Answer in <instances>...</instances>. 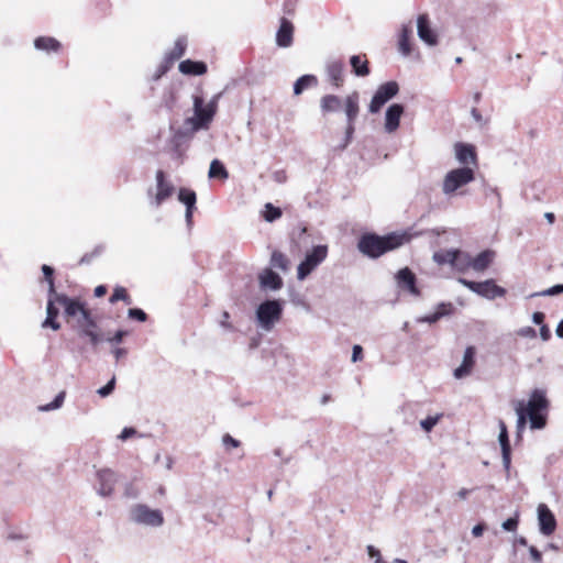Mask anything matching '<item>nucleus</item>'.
I'll use <instances>...</instances> for the list:
<instances>
[{
    "label": "nucleus",
    "mask_w": 563,
    "mask_h": 563,
    "mask_svg": "<svg viewBox=\"0 0 563 563\" xmlns=\"http://www.w3.org/2000/svg\"><path fill=\"white\" fill-rule=\"evenodd\" d=\"M345 114L346 121H355L357 118L360 107H358V93L353 92L345 98Z\"/></svg>",
    "instance_id": "c85d7f7f"
},
{
    "label": "nucleus",
    "mask_w": 563,
    "mask_h": 563,
    "mask_svg": "<svg viewBox=\"0 0 563 563\" xmlns=\"http://www.w3.org/2000/svg\"><path fill=\"white\" fill-rule=\"evenodd\" d=\"M136 433V430L134 428L125 427L121 433L119 434V439L122 441H125L133 437Z\"/></svg>",
    "instance_id": "13d9d810"
},
{
    "label": "nucleus",
    "mask_w": 563,
    "mask_h": 563,
    "mask_svg": "<svg viewBox=\"0 0 563 563\" xmlns=\"http://www.w3.org/2000/svg\"><path fill=\"white\" fill-rule=\"evenodd\" d=\"M397 287L402 291H408L415 297L420 296V290L417 287V277L409 267H404L395 275Z\"/></svg>",
    "instance_id": "9b49d317"
},
{
    "label": "nucleus",
    "mask_w": 563,
    "mask_h": 563,
    "mask_svg": "<svg viewBox=\"0 0 563 563\" xmlns=\"http://www.w3.org/2000/svg\"><path fill=\"white\" fill-rule=\"evenodd\" d=\"M456 250H440L438 252H434L433 254V261L439 265H453L454 258H455Z\"/></svg>",
    "instance_id": "c9c22d12"
},
{
    "label": "nucleus",
    "mask_w": 563,
    "mask_h": 563,
    "mask_svg": "<svg viewBox=\"0 0 563 563\" xmlns=\"http://www.w3.org/2000/svg\"><path fill=\"white\" fill-rule=\"evenodd\" d=\"M34 47L38 51L57 52L60 47V43L54 37L40 36L35 38Z\"/></svg>",
    "instance_id": "473e14b6"
},
{
    "label": "nucleus",
    "mask_w": 563,
    "mask_h": 563,
    "mask_svg": "<svg viewBox=\"0 0 563 563\" xmlns=\"http://www.w3.org/2000/svg\"><path fill=\"white\" fill-rule=\"evenodd\" d=\"M519 520H518V514H516L515 517L508 518L501 523V528L505 531H515L518 527Z\"/></svg>",
    "instance_id": "603ef678"
},
{
    "label": "nucleus",
    "mask_w": 563,
    "mask_h": 563,
    "mask_svg": "<svg viewBox=\"0 0 563 563\" xmlns=\"http://www.w3.org/2000/svg\"><path fill=\"white\" fill-rule=\"evenodd\" d=\"M404 110V106L400 103H393L387 108L384 125L387 133H394L399 128V122Z\"/></svg>",
    "instance_id": "6ab92c4d"
},
{
    "label": "nucleus",
    "mask_w": 563,
    "mask_h": 563,
    "mask_svg": "<svg viewBox=\"0 0 563 563\" xmlns=\"http://www.w3.org/2000/svg\"><path fill=\"white\" fill-rule=\"evenodd\" d=\"M129 519L135 525L158 528L164 525V516L159 509H152L145 504H135L129 510Z\"/></svg>",
    "instance_id": "39448f33"
},
{
    "label": "nucleus",
    "mask_w": 563,
    "mask_h": 563,
    "mask_svg": "<svg viewBox=\"0 0 563 563\" xmlns=\"http://www.w3.org/2000/svg\"><path fill=\"white\" fill-rule=\"evenodd\" d=\"M498 442L501 448L503 466L508 476L509 471H510V464H511V448H510V443H509L507 427L503 420L499 421Z\"/></svg>",
    "instance_id": "f3484780"
},
{
    "label": "nucleus",
    "mask_w": 563,
    "mask_h": 563,
    "mask_svg": "<svg viewBox=\"0 0 563 563\" xmlns=\"http://www.w3.org/2000/svg\"><path fill=\"white\" fill-rule=\"evenodd\" d=\"M128 317L130 319H134V320H137L140 322H144L147 319L146 313L142 309H140V308H131V309H129Z\"/></svg>",
    "instance_id": "09e8293b"
},
{
    "label": "nucleus",
    "mask_w": 563,
    "mask_h": 563,
    "mask_svg": "<svg viewBox=\"0 0 563 563\" xmlns=\"http://www.w3.org/2000/svg\"><path fill=\"white\" fill-rule=\"evenodd\" d=\"M115 388V376H113L103 387L97 390L100 397H108Z\"/></svg>",
    "instance_id": "49530a36"
},
{
    "label": "nucleus",
    "mask_w": 563,
    "mask_h": 563,
    "mask_svg": "<svg viewBox=\"0 0 563 563\" xmlns=\"http://www.w3.org/2000/svg\"><path fill=\"white\" fill-rule=\"evenodd\" d=\"M471 115L479 125L485 124V120L483 119V115L479 113V111L476 108H473L471 110Z\"/></svg>",
    "instance_id": "680f3d73"
},
{
    "label": "nucleus",
    "mask_w": 563,
    "mask_h": 563,
    "mask_svg": "<svg viewBox=\"0 0 563 563\" xmlns=\"http://www.w3.org/2000/svg\"><path fill=\"white\" fill-rule=\"evenodd\" d=\"M517 334L521 338L533 339L537 336V332L532 327H522L517 331Z\"/></svg>",
    "instance_id": "5fc2aeb1"
},
{
    "label": "nucleus",
    "mask_w": 563,
    "mask_h": 563,
    "mask_svg": "<svg viewBox=\"0 0 563 563\" xmlns=\"http://www.w3.org/2000/svg\"><path fill=\"white\" fill-rule=\"evenodd\" d=\"M516 415H517V432L520 434L527 426V423L530 424V417H528L521 408H518L516 405L514 406Z\"/></svg>",
    "instance_id": "a19ab883"
},
{
    "label": "nucleus",
    "mask_w": 563,
    "mask_h": 563,
    "mask_svg": "<svg viewBox=\"0 0 563 563\" xmlns=\"http://www.w3.org/2000/svg\"><path fill=\"white\" fill-rule=\"evenodd\" d=\"M55 302H57L55 299V296L48 295V300H47V305H46V316H51V317L58 316L59 311H58V308L55 307Z\"/></svg>",
    "instance_id": "8fccbe9b"
},
{
    "label": "nucleus",
    "mask_w": 563,
    "mask_h": 563,
    "mask_svg": "<svg viewBox=\"0 0 563 563\" xmlns=\"http://www.w3.org/2000/svg\"><path fill=\"white\" fill-rule=\"evenodd\" d=\"M124 496L128 498H136L137 492L131 484H128L124 489Z\"/></svg>",
    "instance_id": "e2e57ef3"
},
{
    "label": "nucleus",
    "mask_w": 563,
    "mask_h": 563,
    "mask_svg": "<svg viewBox=\"0 0 563 563\" xmlns=\"http://www.w3.org/2000/svg\"><path fill=\"white\" fill-rule=\"evenodd\" d=\"M187 40L185 37H178L175 42L174 48L167 54L166 59L169 63L179 59L186 51Z\"/></svg>",
    "instance_id": "f704fd0d"
},
{
    "label": "nucleus",
    "mask_w": 563,
    "mask_h": 563,
    "mask_svg": "<svg viewBox=\"0 0 563 563\" xmlns=\"http://www.w3.org/2000/svg\"><path fill=\"white\" fill-rule=\"evenodd\" d=\"M102 252H103V246L98 245L95 247V250L91 253L85 254L80 258L79 263L80 264H89L95 257L99 256Z\"/></svg>",
    "instance_id": "de8ad7c7"
},
{
    "label": "nucleus",
    "mask_w": 563,
    "mask_h": 563,
    "mask_svg": "<svg viewBox=\"0 0 563 563\" xmlns=\"http://www.w3.org/2000/svg\"><path fill=\"white\" fill-rule=\"evenodd\" d=\"M66 393L63 390L56 395L54 400L49 404L40 407L41 411H52L60 408L64 404Z\"/></svg>",
    "instance_id": "ea45409f"
},
{
    "label": "nucleus",
    "mask_w": 563,
    "mask_h": 563,
    "mask_svg": "<svg viewBox=\"0 0 563 563\" xmlns=\"http://www.w3.org/2000/svg\"><path fill=\"white\" fill-rule=\"evenodd\" d=\"M417 34L419 38L429 46L438 44V36L430 26V21L427 14H420L417 19Z\"/></svg>",
    "instance_id": "dca6fc26"
},
{
    "label": "nucleus",
    "mask_w": 563,
    "mask_h": 563,
    "mask_svg": "<svg viewBox=\"0 0 563 563\" xmlns=\"http://www.w3.org/2000/svg\"><path fill=\"white\" fill-rule=\"evenodd\" d=\"M42 272L44 274L46 282L48 283V295L57 294L55 290V285H54V279H53L54 268L48 265H43Z\"/></svg>",
    "instance_id": "37998d69"
},
{
    "label": "nucleus",
    "mask_w": 563,
    "mask_h": 563,
    "mask_svg": "<svg viewBox=\"0 0 563 563\" xmlns=\"http://www.w3.org/2000/svg\"><path fill=\"white\" fill-rule=\"evenodd\" d=\"M179 71L185 75L200 76L207 73V65L203 62L186 59L180 62Z\"/></svg>",
    "instance_id": "bb28decb"
},
{
    "label": "nucleus",
    "mask_w": 563,
    "mask_h": 563,
    "mask_svg": "<svg viewBox=\"0 0 563 563\" xmlns=\"http://www.w3.org/2000/svg\"><path fill=\"white\" fill-rule=\"evenodd\" d=\"M354 131H355L354 121H347L346 129H345V137H344L343 143L339 146L340 150L346 148V146L352 141Z\"/></svg>",
    "instance_id": "a18cd8bd"
},
{
    "label": "nucleus",
    "mask_w": 563,
    "mask_h": 563,
    "mask_svg": "<svg viewBox=\"0 0 563 563\" xmlns=\"http://www.w3.org/2000/svg\"><path fill=\"white\" fill-rule=\"evenodd\" d=\"M474 178V169L468 166L452 169L443 179L442 191L444 195H452L457 189L473 181Z\"/></svg>",
    "instance_id": "423d86ee"
},
{
    "label": "nucleus",
    "mask_w": 563,
    "mask_h": 563,
    "mask_svg": "<svg viewBox=\"0 0 563 563\" xmlns=\"http://www.w3.org/2000/svg\"><path fill=\"white\" fill-rule=\"evenodd\" d=\"M494 257V251L485 250L481 252L476 257H472V268L475 272H484L493 263Z\"/></svg>",
    "instance_id": "a878e982"
},
{
    "label": "nucleus",
    "mask_w": 563,
    "mask_h": 563,
    "mask_svg": "<svg viewBox=\"0 0 563 563\" xmlns=\"http://www.w3.org/2000/svg\"><path fill=\"white\" fill-rule=\"evenodd\" d=\"M453 309L454 308L451 302H441L438 305L435 312L421 317L417 321L432 324L439 321L441 318L450 316L453 312Z\"/></svg>",
    "instance_id": "393cba45"
},
{
    "label": "nucleus",
    "mask_w": 563,
    "mask_h": 563,
    "mask_svg": "<svg viewBox=\"0 0 563 563\" xmlns=\"http://www.w3.org/2000/svg\"><path fill=\"white\" fill-rule=\"evenodd\" d=\"M128 334V331L118 330L112 338H109L107 341L111 344H120L123 341V338Z\"/></svg>",
    "instance_id": "6e6d98bb"
},
{
    "label": "nucleus",
    "mask_w": 563,
    "mask_h": 563,
    "mask_svg": "<svg viewBox=\"0 0 563 563\" xmlns=\"http://www.w3.org/2000/svg\"><path fill=\"white\" fill-rule=\"evenodd\" d=\"M537 511L540 532L543 536H551L556 528V519L553 512L545 504H540Z\"/></svg>",
    "instance_id": "ddd939ff"
},
{
    "label": "nucleus",
    "mask_w": 563,
    "mask_h": 563,
    "mask_svg": "<svg viewBox=\"0 0 563 563\" xmlns=\"http://www.w3.org/2000/svg\"><path fill=\"white\" fill-rule=\"evenodd\" d=\"M57 303L64 306L67 317H81L88 309L79 300L71 299L64 294H55Z\"/></svg>",
    "instance_id": "a211bd4d"
},
{
    "label": "nucleus",
    "mask_w": 563,
    "mask_h": 563,
    "mask_svg": "<svg viewBox=\"0 0 563 563\" xmlns=\"http://www.w3.org/2000/svg\"><path fill=\"white\" fill-rule=\"evenodd\" d=\"M325 74L328 80L335 88H340L344 82V64L341 59L330 58L325 62Z\"/></svg>",
    "instance_id": "4468645a"
},
{
    "label": "nucleus",
    "mask_w": 563,
    "mask_h": 563,
    "mask_svg": "<svg viewBox=\"0 0 563 563\" xmlns=\"http://www.w3.org/2000/svg\"><path fill=\"white\" fill-rule=\"evenodd\" d=\"M97 479L99 484L98 494L107 497L113 493L114 486L118 482V475L110 468H102L97 472Z\"/></svg>",
    "instance_id": "f8f14e48"
},
{
    "label": "nucleus",
    "mask_w": 563,
    "mask_h": 563,
    "mask_svg": "<svg viewBox=\"0 0 563 563\" xmlns=\"http://www.w3.org/2000/svg\"><path fill=\"white\" fill-rule=\"evenodd\" d=\"M540 336L543 341H548L551 338V332L547 324L540 327Z\"/></svg>",
    "instance_id": "69168bd1"
},
{
    "label": "nucleus",
    "mask_w": 563,
    "mask_h": 563,
    "mask_svg": "<svg viewBox=\"0 0 563 563\" xmlns=\"http://www.w3.org/2000/svg\"><path fill=\"white\" fill-rule=\"evenodd\" d=\"M529 552H530V555H531V559L537 562V563H541L542 561V554L541 552L536 548V547H530L529 548Z\"/></svg>",
    "instance_id": "052dcab7"
},
{
    "label": "nucleus",
    "mask_w": 563,
    "mask_h": 563,
    "mask_svg": "<svg viewBox=\"0 0 563 563\" xmlns=\"http://www.w3.org/2000/svg\"><path fill=\"white\" fill-rule=\"evenodd\" d=\"M487 195L494 196V199L496 200V206L498 209L503 208L501 195L497 188H489L487 191Z\"/></svg>",
    "instance_id": "4d7b16f0"
},
{
    "label": "nucleus",
    "mask_w": 563,
    "mask_h": 563,
    "mask_svg": "<svg viewBox=\"0 0 563 563\" xmlns=\"http://www.w3.org/2000/svg\"><path fill=\"white\" fill-rule=\"evenodd\" d=\"M260 284L262 288L278 290L283 287V279L277 273L273 272L272 269H265L260 275Z\"/></svg>",
    "instance_id": "b1692460"
},
{
    "label": "nucleus",
    "mask_w": 563,
    "mask_h": 563,
    "mask_svg": "<svg viewBox=\"0 0 563 563\" xmlns=\"http://www.w3.org/2000/svg\"><path fill=\"white\" fill-rule=\"evenodd\" d=\"M112 354L114 355L115 360L119 361L128 354V351L123 347H114L112 350Z\"/></svg>",
    "instance_id": "774afa93"
},
{
    "label": "nucleus",
    "mask_w": 563,
    "mask_h": 563,
    "mask_svg": "<svg viewBox=\"0 0 563 563\" xmlns=\"http://www.w3.org/2000/svg\"><path fill=\"white\" fill-rule=\"evenodd\" d=\"M156 195L152 200V205L155 207H159L174 194L175 188L172 183L165 179V173L163 170H157L156 173Z\"/></svg>",
    "instance_id": "2eb2a0df"
},
{
    "label": "nucleus",
    "mask_w": 563,
    "mask_h": 563,
    "mask_svg": "<svg viewBox=\"0 0 563 563\" xmlns=\"http://www.w3.org/2000/svg\"><path fill=\"white\" fill-rule=\"evenodd\" d=\"M363 358V349L361 345L355 344L352 350V362H357Z\"/></svg>",
    "instance_id": "bf43d9fd"
},
{
    "label": "nucleus",
    "mask_w": 563,
    "mask_h": 563,
    "mask_svg": "<svg viewBox=\"0 0 563 563\" xmlns=\"http://www.w3.org/2000/svg\"><path fill=\"white\" fill-rule=\"evenodd\" d=\"M410 240L411 234L407 231L393 232L384 236H379L375 233H365L360 238L357 249L363 255L377 258L404 245Z\"/></svg>",
    "instance_id": "f257e3e1"
},
{
    "label": "nucleus",
    "mask_w": 563,
    "mask_h": 563,
    "mask_svg": "<svg viewBox=\"0 0 563 563\" xmlns=\"http://www.w3.org/2000/svg\"><path fill=\"white\" fill-rule=\"evenodd\" d=\"M76 327L79 335L89 338L93 345H97L102 339L99 334L97 322L91 317L89 310H87L81 317L76 320Z\"/></svg>",
    "instance_id": "9d476101"
},
{
    "label": "nucleus",
    "mask_w": 563,
    "mask_h": 563,
    "mask_svg": "<svg viewBox=\"0 0 563 563\" xmlns=\"http://www.w3.org/2000/svg\"><path fill=\"white\" fill-rule=\"evenodd\" d=\"M455 157L456 159L467 166V165H473V166H476L477 165V157H476V152H475V147L471 144H465V143H456L455 146Z\"/></svg>",
    "instance_id": "aec40b11"
},
{
    "label": "nucleus",
    "mask_w": 563,
    "mask_h": 563,
    "mask_svg": "<svg viewBox=\"0 0 563 563\" xmlns=\"http://www.w3.org/2000/svg\"><path fill=\"white\" fill-rule=\"evenodd\" d=\"M457 282L474 294L488 300H493L497 297H504L506 295V289L496 285L494 279L473 282L466 278H459Z\"/></svg>",
    "instance_id": "6e6552de"
},
{
    "label": "nucleus",
    "mask_w": 563,
    "mask_h": 563,
    "mask_svg": "<svg viewBox=\"0 0 563 563\" xmlns=\"http://www.w3.org/2000/svg\"><path fill=\"white\" fill-rule=\"evenodd\" d=\"M283 212L280 208L275 207L273 203L267 202L264 206V211L262 212L263 218L267 222H274L275 220L282 217Z\"/></svg>",
    "instance_id": "58836bf2"
},
{
    "label": "nucleus",
    "mask_w": 563,
    "mask_h": 563,
    "mask_svg": "<svg viewBox=\"0 0 563 563\" xmlns=\"http://www.w3.org/2000/svg\"><path fill=\"white\" fill-rule=\"evenodd\" d=\"M210 178L227 179L229 177L228 170L219 159H213L209 167Z\"/></svg>",
    "instance_id": "e433bc0d"
},
{
    "label": "nucleus",
    "mask_w": 563,
    "mask_h": 563,
    "mask_svg": "<svg viewBox=\"0 0 563 563\" xmlns=\"http://www.w3.org/2000/svg\"><path fill=\"white\" fill-rule=\"evenodd\" d=\"M452 268L460 273H464L468 268H472V256L467 252L456 250Z\"/></svg>",
    "instance_id": "c756f323"
},
{
    "label": "nucleus",
    "mask_w": 563,
    "mask_h": 563,
    "mask_svg": "<svg viewBox=\"0 0 563 563\" xmlns=\"http://www.w3.org/2000/svg\"><path fill=\"white\" fill-rule=\"evenodd\" d=\"M475 364V347L467 346L464 351L462 364L454 369V377L461 379L471 374Z\"/></svg>",
    "instance_id": "4be33fe9"
},
{
    "label": "nucleus",
    "mask_w": 563,
    "mask_h": 563,
    "mask_svg": "<svg viewBox=\"0 0 563 563\" xmlns=\"http://www.w3.org/2000/svg\"><path fill=\"white\" fill-rule=\"evenodd\" d=\"M57 317L46 316L45 320L42 322V328H51L54 331L60 329V323L56 320Z\"/></svg>",
    "instance_id": "864d4df0"
},
{
    "label": "nucleus",
    "mask_w": 563,
    "mask_h": 563,
    "mask_svg": "<svg viewBox=\"0 0 563 563\" xmlns=\"http://www.w3.org/2000/svg\"><path fill=\"white\" fill-rule=\"evenodd\" d=\"M294 25L286 18L280 19V25L276 33V44L279 47H289L292 44Z\"/></svg>",
    "instance_id": "412c9836"
},
{
    "label": "nucleus",
    "mask_w": 563,
    "mask_h": 563,
    "mask_svg": "<svg viewBox=\"0 0 563 563\" xmlns=\"http://www.w3.org/2000/svg\"><path fill=\"white\" fill-rule=\"evenodd\" d=\"M318 79L314 75H303L299 77L294 84V93L296 96L301 95L302 91L310 87L317 85Z\"/></svg>",
    "instance_id": "72a5a7b5"
},
{
    "label": "nucleus",
    "mask_w": 563,
    "mask_h": 563,
    "mask_svg": "<svg viewBox=\"0 0 563 563\" xmlns=\"http://www.w3.org/2000/svg\"><path fill=\"white\" fill-rule=\"evenodd\" d=\"M441 418H442V413H438L435 416H429L426 419L420 421V427L423 429V431L430 432L437 426V423L440 421Z\"/></svg>",
    "instance_id": "c03bdc74"
},
{
    "label": "nucleus",
    "mask_w": 563,
    "mask_h": 563,
    "mask_svg": "<svg viewBox=\"0 0 563 563\" xmlns=\"http://www.w3.org/2000/svg\"><path fill=\"white\" fill-rule=\"evenodd\" d=\"M271 265L283 272L288 269L289 260L279 251H274L271 256Z\"/></svg>",
    "instance_id": "4c0bfd02"
},
{
    "label": "nucleus",
    "mask_w": 563,
    "mask_h": 563,
    "mask_svg": "<svg viewBox=\"0 0 563 563\" xmlns=\"http://www.w3.org/2000/svg\"><path fill=\"white\" fill-rule=\"evenodd\" d=\"M320 107L324 113L336 112L341 109L342 101L335 95H325L321 98Z\"/></svg>",
    "instance_id": "7c9ffc66"
},
{
    "label": "nucleus",
    "mask_w": 563,
    "mask_h": 563,
    "mask_svg": "<svg viewBox=\"0 0 563 563\" xmlns=\"http://www.w3.org/2000/svg\"><path fill=\"white\" fill-rule=\"evenodd\" d=\"M119 300H122L124 301L125 303L130 305L132 301H131V298L130 296L128 295L125 288L121 287V286H117L113 290V294L112 296L110 297V302H115V301H119Z\"/></svg>",
    "instance_id": "79ce46f5"
},
{
    "label": "nucleus",
    "mask_w": 563,
    "mask_h": 563,
    "mask_svg": "<svg viewBox=\"0 0 563 563\" xmlns=\"http://www.w3.org/2000/svg\"><path fill=\"white\" fill-rule=\"evenodd\" d=\"M515 405L530 417V429L542 430L545 428L550 410V400L545 389L534 388L530 391L527 401L518 400Z\"/></svg>",
    "instance_id": "f03ea898"
},
{
    "label": "nucleus",
    "mask_w": 563,
    "mask_h": 563,
    "mask_svg": "<svg viewBox=\"0 0 563 563\" xmlns=\"http://www.w3.org/2000/svg\"><path fill=\"white\" fill-rule=\"evenodd\" d=\"M178 200L186 206V222L188 225L192 222V212L196 206V192L188 188H180L178 191Z\"/></svg>",
    "instance_id": "5701e85b"
},
{
    "label": "nucleus",
    "mask_w": 563,
    "mask_h": 563,
    "mask_svg": "<svg viewBox=\"0 0 563 563\" xmlns=\"http://www.w3.org/2000/svg\"><path fill=\"white\" fill-rule=\"evenodd\" d=\"M283 305L279 300L272 299L263 301L256 309V321L258 327L269 332L282 319Z\"/></svg>",
    "instance_id": "20e7f679"
},
{
    "label": "nucleus",
    "mask_w": 563,
    "mask_h": 563,
    "mask_svg": "<svg viewBox=\"0 0 563 563\" xmlns=\"http://www.w3.org/2000/svg\"><path fill=\"white\" fill-rule=\"evenodd\" d=\"M350 64L355 76L365 77L369 75L368 62L362 59L361 55L351 56Z\"/></svg>",
    "instance_id": "2f4dec72"
},
{
    "label": "nucleus",
    "mask_w": 563,
    "mask_h": 563,
    "mask_svg": "<svg viewBox=\"0 0 563 563\" xmlns=\"http://www.w3.org/2000/svg\"><path fill=\"white\" fill-rule=\"evenodd\" d=\"M544 318H545V316H544L543 312H540V311L533 312V314H532V322L536 323V324L542 325L543 321H544Z\"/></svg>",
    "instance_id": "338daca9"
},
{
    "label": "nucleus",
    "mask_w": 563,
    "mask_h": 563,
    "mask_svg": "<svg viewBox=\"0 0 563 563\" xmlns=\"http://www.w3.org/2000/svg\"><path fill=\"white\" fill-rule=\"evenodd\" d=\"M328 256L327 245H316L305 255L303 261L298 265L297 278L306 279Z\"/></svg>",
    "instance_id": "0eeeda50"
},
{
    "label": "nucleus",
    "mask_w": 563,
    "mask_h": 563,
    "mask_svg": "<svg viewBox=\"0 0 563 563\" xmlns=\"http://www.w3.org/2000/svg\"><path fill=\"white\" fill-rule=\"evenodd\" d=\"M486 529V526L485 523H478L476 526L473 527L472 529V534L475 537V538H478L483 534V532L485 531Z\"/></svg>",
    "instance_id": "0e129e2a"
},
{
    "label": "nucleus",
    "mask_w": 563,
    "mask_h": 563,
    "mask_svg": "<svg viewBox=\"0 0 563 563\" xmlns=\"http://www.w3.org/2000/svg\"><path fill=\"white\" fill-rule=\"evenodd\" d=\"M222 95L223 92L214 95L206 106L201 95H194V117L186 119L185 125L190 126L191 132H197L201 129H207L217 112L218 102Z\"/></svg>",
    "instance_id": "7ed1b4c3"
},
{
    "label": "nucleus",
    "mask_w": 563,
    "mask_h": 563,
    "mask_svg": "<svg viewBox=\"0 0 563 563\" xmlns=\"http://www.w3.org/2000/svg\"><path fill=\"white\" fill-rule=\"evenodd\" d=\"M222 444L225 446L227 450H230L231 448L236 449L241 445V442L233 437H231L229 433H225L222 437Z\"/></svg>",
    "instance_id": "3c124183"
},
{
    "label": "nucleus",
    "mask_w": 563,
    "mask_h": 563,
    "mask_svg": "<svg viewBox=\"0 0 563 563\" xmlns=\"http://www.w3.org/2000/svg\"><path fill=\"white\" fill-rule=\"evenodd\" d=\"M399 91V86L396 81H387L378 87L374 93L368 110L371 113H377L380 108L394 98Z\"/></svg>",
    "instance_id": "1a4fd4ad"
},
{
    "label": "nucleus",
    "mask_w": 563,
    "mask_h": 563,
    "mask_svg": "<svg viewBox=\"0 0 563 563\" xmlns=\"http://www.w3.org/2000/svg\"><path fill=\"white\" fill-rule=\"evenodd\" d=\"M412 34V23L404 24L399 34L398 48L404 56H408L411 53L410 36Z\"/></svg>",
    "instance_id": "cd10ccee"
}]
</instances>
